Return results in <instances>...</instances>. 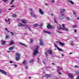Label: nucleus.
Instances as JSON below:
<instances>
[{
  "label": "nucleus",
  "mask_w": 79,
  "mask_h": 79,
  "mask_svg": "<svg viewBox=\"0 0 79 79\" xmlns=\"http://www.w3.org/2000/svg\"><path fill=\"white\" fill-rule=\"evenodd\" d=\"M15 59L16 61H19V60L20 59L21 56L19 53L17 52L15 54Z\"/></svg>",
  "instance_id": "obj_1"
},
{
  "label": "nucleus",
  "mask_w": 79,
  "mask_h": 79,
  "mask_svg": "<svg viewBox=\"0 0 79 79\" xmlns=\"http://www.w3.org/2000/svg\"><path fill=\"white\" fill-rule=\"evenodd\" d=\"M29 10L31 12V13H30V15H31L32 16V17H35V18L37 17V15L35 14H34V13H33V10H32V9H30Z\"/></svg>",
  "instance_id": "obj_2"
},
{
  "label": "nucleus",
  "mask_w": 79,
  "mask_h": 79,
  "mask_svg": "<svg viewBox=\"0 0 79 79\" xmlns=\"http://www.w3.org/2000/svg\"><path fill=\"white\" fill-rule=\"evenodd\" d=\"M39 47V46H37L36 48V50H35L34 51V52L33 53V55H36L37 53H38V52L39 51H38V48Z\"/></svg>",
  "instance_id": "obj_3"
},
{
  "label": "nucleus",
  "mask_w": 79,
  "mask_h": 79,
  "mask_svg": "<svg viewBox=\"0 0 79 79\" xmlns=\"http://www.w3.org/2000/svg\"><path fill=\"white\" fill-rule=\"evenodd\" d=\"M68 76L69 78L70 79H74V75L71 73H69L68 74Z\"/></svg>",
  "instance_id": "obj_4"
},
{
  "label": "nucleus",
  "mask_w": 79,
  "mask_h": 79,
  "mask_svg": "<svg viewBox=\"0 0 79 79\" xmlns=\"http://www.w3.org/2000/svg\"><path fill=\"white\" fill-rule=\"evenodd\" d=\"M47 28L48 29H53V27L50 24H48L47 26Z\"/></svg>",
  "instance_id": "obj_5"
},
{
  "label": "nucleus",
  "mask_w": 79,
  "mask_h": 79,
  "mask_svg": "<svg viewBox=\"0 0 79 79\" xmlns=\"http://www.w3.org/2000/svg\"><path fill=\"white\" fill-rule=\"evenodd\" d=\"M21 21L22 23H24V24H27V21L24 19H22L21 20Z\"/></svg>",
  "instance_id": "obj_6"
},
{
  "label": "nucleus",
  "mask_w": 79,
  "mask_h": 79,
  "mask_svg": "<svg viewBox=\"0 0 79 79\" xmlns=\"http://www.w3.org/2000/svg\"><path fill=\"white\" fill-rule=\"evenodd\" d=\"M54 45H55V46L56 47V48H57V49L59 51H63V50H62V49H60L58 47V46H57V45L56 44H54Z\"/></svg>",
  "instance_id": "obj_7"
},
{
  "label": "nucleus",
  "mask_w": 79,
  "mask_h": 79,
  "mask_svg": "<svg viewBox=\"0 0 79 79\" xmlns=\"http://www.w3.org/2000/svg\"><path fill=\"white\" fill-rule=\"evenodd\" d=\"M39 12L41 15H43V14L44 13V12L43 10H42L40 9H39Z\"/></svg>",
  "instance_id": "obj_8"
},
{
  "label": "nucleus",
  "mask_w": 79,
  "mask_h": 79,
  "mask_svg": "<svg viewBox=\"0 0 79 79\" xmlns=\"http://www.w3.org/2000/svg\"><path fill=\"white\" fill-rule=\"evenodd\" d=\"M0 71L1 72V73H2L4 74H5V75H7V74H6V72H5V71L4 70H2L0 69Z\"/></svg>",
  "instance_id": "obj_9"
},
{
  "label": "nucleus",
  "mask_w": 79,
  "mask_h": 79,
  "mask_svg": "<svg viewBox=\"0 0 79 79\" xmlns=\"http://www.w3.org/2000/svg\"><path fill=\"white\" fill-rule=\"evenodd\" d=\"M47 52L48 54L52 55V51L51 49H49L47 51Z\"/></svg>",
  "instance_id": "obj_10"
},
{
  "label": "nucleus",
  "mask_w": 79,
  "mask_h": 79,
  "mask_svg": "<svg viewBox=\"0 0 79 79\" xmlns=\"http://www.w3.org/2000/svg\"><path fill=\"white\" fill-rule=\"evenodd\" d=\"M60 11L61 13H63V12H64V11H66V9H60Z\"/></svg>",
  "instance_id": "obj_11"
},
{
  "label": "nucleus",
  "mask_w": 79,
  "mask_h": 79,
  "mask_svg": "<svg viewBox=\"0 0 79 79\" xmlns=\"http://www.w3.org/2000/svg\"><path fill=\"white\" fill-rule=\"evenodd\" d=\"M64 13L62 14L61 16H60L59 19H63V18H64L63 16H64Z\"/></svg>",
  "instance_id": "obj_12"
},
{
  "label": "nucleus",
  "mask_w": 79,
  "mask_h": 79,
  "mask_svg": "<svg viewBox=\"0 0 79 79\" xmlns=\"http://www.w3.org/2000/svg\"><path fill=\"white\" fill-rule=\"evenodd\" d=\"M62 26H63V28H62V29L63 30H65V31H68L69 30L68 29H65L64 28V24H62Z\"/></svg>",
  "instance_id": "obj_13"
},
{
  "label": "nucleus",
  "mask_w": 79,
  "mask_h": 79,
  "mask_svg": "<svg viewBox=\"0 0 79 79\" xmlns=\"http://www.w3.org/2000/svg\"><path fill=\"white\" fill-rule=\"evenodd\" d=\"M68 2H69V3H70L71 4H72V5H74V3L73 2V1H71V0H68Z\"/></svg>",
  "instance_id": "obj_14"
},
{
  "label": "nucleus",
  "mask_w": 79,
  "mask_h": 79,
  "mask_svg": "<svg viewBox=\"0 0 79 79\" xmlns=\"http://www.w3.org/2000/svg\"><path fill=\"white\" fill-rule=\"evenodd\" d=\"M1 43L3 45H4L5 44V41H4V40H2L1 41Z\"/></svg>",
  "instance_id": "obj_15"
},
{
  "label": "nucleus",
  "mask_w": 79,
  "mask_h": 79,
  "mask_svg": "<svg viewBox=\"0 0 79 79\" xmlns=\"http://www.w3.org/2000/svg\"><path fill=\"white\" fill-rule=\"evenodd\" d=\"M10 45H12V44H14V41H13V40H12L10 41Z\"/></svg>",
  "instance_id": "obj_16"
},
{
  "label": "nucleus",
  "mask_w": 79,
  "mask_h": 79,
  "mask_svg": "<svg viewBox=\"0 0 79 79\" xmlns=\"http://www.w3.org/2000/svg\"><path fill=\"white\" fill-rule=\"evenodd\" d=\"M59 44L62 46H64V43H62L60 41L59 42Z\"/></svg>",
  "instance_id": "obj_17"
},
{
  "label": "nucleus",
  "mask_w": 79,
  "mask_h": 79,
  "mask_svg": "<svg viewBox=\"0 0 79 79\" xmlns=\"http://www.w3.org/2000/svg\"><path fill=\"white\" fill-rule=\"evenodd\" d=\"M18 26H19V27H21L22 26H24V25H23L21 23H19L18 24Z\"/></svg>",
  "instance_id": "obj_18"
},
{
  "label": "nucleus",
  "mask_w": 79,
  "mask_h": 79,
  "mask_svg": "<svg viewBox=\"0 0 79 79\" xmlns=\"http://www.w3.org/2000/svg\"><path fill=\"white\" fill-rule=\"evenodd\" d=\"M39 26L38 25V24H37V23H35V24H34L33 25V26L34 27H37V26Z\"/></svg>",
  "instance_id": "obj_19"
},
{
  "label": "nucleus",
  "mask_w": 79,
  "mask_h": 79,
  "mask_svg": "<svg viewBox=\"0 0 79 79\" xmlns=\"http://www.w3.org/2000/svg\"><path fill=\"white\" fill-rule=\"evenodd\" d=\"M34 61V60L32 59L31 60H30L29 61V63H32Z\"/></svg>",
  "instance_id": "obj_20"
},
{
  "label": "nucleus",
  "mask_w": 79,
  "mask_h": 79,
  "mask_svg": "<svg viewBox=\"0 0 79 79\" xmlns=\"http://www.w3.org/2000/svg\"><path fill=\"white\" fill-rule=\"evenodd\" d=\"M12 16L13 18H16L17 17V15L16 14H14L12 15Z\"/></svg>",
  "instance_id": "obj_21"
},
{
  "label": "nucleus",
  "mask_w": 79,
  "mask_h": 79,
  "mask_svg": "<svg viewBox=\"0 0 79 79\" xmlns=\"http://www.w3.org/2000/svg\"><path fill=\"white\" fill-rule=\"evenodd\" d=\"M23 27L26 29H27L29 27V26L28 25H24V26Z\"/></svg>",
  "instance_id": "obj_22"
},
{
  "label": "nucleus",
  "mask_w": 79,
  "mask_h": 79,
  "mask_svg": "<svg viewBox=\"0 0 79 79\" xmlns=\"http://www.w3.org/2000/svg\"><path fill=\"white\" fill-rule=\"evenodd\" d=\"M58 71L59 74H60V75L62 74V73L60 72V71H59L60 70L59 69V67H58Z\"/></svg>",
  "instance_id": "obj_23"
},
{
  "label": "nucleus",
  "mask_w": 79,
  "mask_h": 79,
  "mask_svg": "<svg viewBox=\"0 0 79 79\" xmlns=\"http://www.w3.org/2000/svg\"><path fill=\"white\" fill-rule=\"evenodd\" d=\"M9 50H13V47H11L9 48Z\"/></svg>",
  "instance_id": "obj_24"
},
{
  "label": "nucleus",
  "mask_w": 79,
  "mask_h": 79,
  "mask_svg": "<svg viewBox=\"0 0 79 79\" xmlns=\"http://www.w3.org/2000/svg\"><path fill=\"white\" fill-rule=\"evenodd\" d=\"M23 64H24V65H25L26 64V61L25 60H24L23 62Z\"/></svg>",
  "instance_id": "obj_25"
},
{
  "label": "nucleus",
  "mask_w": 79,
  "mask_h": 79,
  "mask_svg": "<svg viewBox=\"0 0 79 79\" xmlns=\"http://www.w3.org/2000/svg\"><path fill=\"white\" fill-rule=\"evenodd\" d=\"M57 29H59V30H61V29H62V28H61V27L59 26L57 27Z\"/></svg>",
  "instance_id": "obj_26"
},
{
  "label": "nucleus",
  "mask_w": 79,
  "mask_h": 79,
  "mask_svg": "<svg viewBox=\"0 0 79 79\" xmlns=\"http://www.w3.org/2000/svg\"><path fill=\"white\" fill-rule=\"evenodd\" d=\"M40 45H43V43H42V42L40 40Z\"/></svg>",
  "instance_id": "obj_27"
},
{
  "label": "nucleus",
  "mask_w": 79,
  "mask_h": 79,
  "mask_svg": "<svg viewBox=\"0 0 79 79\" xmlns=\"http://www.w3.org/2000/svg\"><path fill=\"white\" fill-rule=\"evenodd\" d=\"M75 74L76 75H79V72H76Z\"/></svg>",
  "instance_id": "obj_28"
},
{
  "label": "nucleus",
  "mask_w": 79,
  "mask_h": 79,
  "mask_svg": "<svg viewBox=\"0 0 79 79\" xmlns=\"http://www.w3.org/2000/svg\"><path fill=\"white\" fill-rule=\"evenodd\" d=\"M54 19L55 23H57V22L56 21V18H54Z\"/></svg>",
  "instance_id": "obj_29"
},
{
  "label": "nucleus",
  "mask_w": 79,
  "mask_h": 79,
  "mask_svg": "<svg viewBox=\"0 0 79 79\" xmlns=\"http://www.w3.org/2000/svg\"><path fill=\"white\" fill-rule=\"evenodd\" d=\"M14 1H15V0H12L11 2H10V4H13V2H14Z\"/></svg>",
  "instance_id": "obj_30"
},
{
  "label": "nucleus",
  "mask_w": 79,
  "mask_h": 79,
  "mask_svg": "<svg viewBox=\"0 0 79 79\" xmlns=\"http://www.w3.org/2000/svg\"><path fill=\"white\" fill-rule=\"evenodd\" d=\"M77 27V25H73V28H76V27Z\"/></svg>",
  "instance_id": "obj_31"
},
{
  "label": "nucleus",
  "mask_w": 79,
  "mask_h": 79,
  "mask_svg": "<svg viewBox=\"0 0 79 79\" xmlns=\"http://www.w3.org/2000/svg\"><path fill=\"white\" fill-rule=\"evenodd\" d=\"M67 21H69V20H70V18H69V17H67Z\"/></svg>",
  "instance_id": "obj_32"
},
{
  "label": "nucleus",
  "mask_w": 79,
  "mask_h": 79,
  "mask_svg": "<svg viewBox=\"0 0 79 79\" xmlns=\"http://www.w3.org/2000/svg\"><path fill=\"white\" fill-rule=\"evenodd\" d=\"M2 1L3 2H5V3L8 1V0H2Z\"/></svg>",
  "instance_id": "obj_33"
},
{
  "label": "nucleus",
  "mask_w": 79,
  "mask_h": 79,
  "mask_svg": "<svg viewBox=\"0 0 79 79\" xmlns=\"http://www.w3.org/2000/svg\"><path fill=\"white\" fill-rule=\"evenodd\" d=\"M33 41L34 40H32L31 39H30V42H31V43H32Z\"/></svg>",
  "instance_id": "obj_34"
},
{
  "label": "nucleus",
  "mask_w": 79,
  "mask_h": 79,
  "mask_svg": "<svg viewBox=\"0 0 79 79\" xmlns=\"http://www.w3.org/2000/svg\"><path fill=\"white\" fill-rule=\"evenodd\" d=\"M46 76L47 77H50V75H48V74H47L46 75Z\"/></svg>",
  "instance_id": "obj_35"
},
{
  "label": "nucleus",
  "mask_w": 79,
  "mask_h": 79,
  "mask_svg": "<svg viewBox=\"0 0 79 79\" xmlns=\"http://www.w3.org/2000/svg\"><path fill=\"white\" fill-rule=\"evenodd\" d=\"M57 32L58 33H60V34H61V33H63V32H62L61 31H57Z\"/></svg>",
  "instance_id": "obj_36"
},
{
  "label": "nucleus",
  "mask_w": 79,
  "mask_h": 79,
  "mask_svg": "<svg viewBox=\"0 0 79 79\" xmlns=\"http://www.w3.org/2000/svg\"><path fill=\"white\" fill-rule=\"evenodd\" d=\"M19 44L21 45H23V46H25V44H23V43H19Z\"/></svg>",
  "instance_id": "obj_37"
},
{
  "label": "nucleus",
  "mask_w": 79,
  "mask_h": 79,
  "mask_svg": "<svg viewBox=\"0 0 79 79\" xmlns=\"http://www.w3.org/2000/svg\"><path fill=\"white\" fill-rule=\"evenodd\" d=\"M46 33H47V34H51V33L49 31H47L46 32Z\"/></svg>",
  "instance_id": "obj_38"
},
{
  "label": "nucleus",
  "mask_w": 79,
  "mask_h": 79,
  "mask_svg": "<svg viewBox=\"0 0 79 79\" xmlns=\"http://www.w3.org/2000/svg\"><path fill=\"white\" fill-rule=\"evenodd\" d=\"M6 39H8V37H9V36H8V35H7L6 36Z\"/></svg>",
  "instance_id": "obj_39"
},
{
  "label": "nucleus",
  "mask_w": 79,
  "mask_h": 79,
  "mask_svg": "<svg viewBox=\"0 0 79 79\" xmlns=\"http://www.w3.org/2000/svg\"><path fill=\"white\" fill-rule=\"evenodd\" d=\"M40 26H43V23H41L40 25Z\"/></svg>",
  "instance_id": "obj_40"
},
{
  "label": "nucleus",
  "mask_w": 79,
  "mask_h": 79,
  "mask_svg": "<svg viewBox=\"0 0 79 79\" xmlns=\"http://www.w3.org/2000/svg\"><path fill=\"white\" fill-rule=\"evenodd\" d=\"M75 68H78V66H77V65H76L75 66Z\"/></svg>",
  "instance_id": "obj_41"
},
{
  "label": "nucleus",
  "mask_w": 79,
  "mask_h": 79,
  "mask_svg": "<svg viewBox=\"0 0 79 79\" xmlns=\"http://www.w3.org/2000/svg\"><path fill=\"white\" fill-rule=\"evenodd\" d=\"M15 5H13V6H10V7L11 8H12V7H15Z\"/></svg>",
  "instance_id": "obj_42"
},
{
  "label": "nucleus",
  "mask_w": 79,
  "mask_h": 79,
  "mask_svg": "<svg viewBox=\"0 0 79 79\" xmlns=\"http://www.w3.org/2000/svg\"><path fill=\"white\" fill-rule=\"evenodd\" d=\"M43 31L44 32H46V33H47V31H46L45 30H44Z\"/></svg>",
  "instance_id": "obj_43"
},
{
  "label": "nucleus",
  "mask_w": 79,
  "mask_h": 79,
  "mask_svg": "<svg viewBox=\"0 0 79 79\" xmlns=\"http://www.w3.org/2000/svg\"><path fill=\"white\" fill-rule=\"evenodd\" d=\"M10 33H11V34L12 35H14V33H13L12 32H10Z\"/></svg>",
  "instance_id": "obj_44"
},
{
  "label": "nucleus",
  "mask_w": 79,
  "mask_h": 79,
  "mask_svg": "<svg viewBox=\"0 0 79 79\" xmlns=\"http://www.w3.org/2000/svg\"><path fill=\"white\" fill-rule=\"evenodd\" d=\"M73 14L74 15H76V13L74 12H73Z\"/></svg>",
  "instance_id": "obj_45"
},
{
  "label": "nucleus",
  "mask_w": 79,
  "mask_h": 79,
  "mask_svg": "<svg viewBox=\"0 0 79 79\" xmlns=\"http://www.w3.org/2000/svg\"><path fill=\"white\" fill-rule=\"evenodd\" d=\"M55 2V0H52V3H54Z\"/></svg>",
  "instance_id": "obj_46"
},
{
  "label": "nucleus",
  "mask_w": 79,
  "mask_h": 79,
  "mask_svg": "<svg viewBox=\"0 0 79 79\" xmlns=\"http://www.w3.org/2000/svg\"><path fill=\"white\" fill-rule=\"evenodd\" d=\"M51 16H53V14L52 13V14H51Z\"/></svg>",
  "instance_id": "obj_47"
},
{
  "label": "nucleus",
  "mask_w": 79,
  "mask_h": 79,
  "mask_svg": "<svg viewBox=\"0 0 79 79\" xmlns=\"http://www.w3.org/2000/svg\"><path fill=\"white\" fill-rule=\"evenodd\" d=\"M5 30H6V31H8V29H7V28H5Z\"/></svg>",
  "instance_id": "obj_48"
},
{
  "label": "nucleus",
  "mask_w": 79,
  "mask_h": 79,
  "mask_svg": "<svg viewBox=\"0 0 79 79\" xmlns=\"http://www.w3.org/2000/svg\"><path fill=\"white\" fill-rule=\"evenodd\" d=\"M7 53H10V52H10V51H7Z\"/></svg>",
  "instance_id": "obj_49"
},
{
  "label": "nucleus",
  "mask_w": 79,
  "mask_h": 79,
  "mask_svg": "<svg viewBox=\"0 0 79 79\" xmlns=\"http://www.w3.org/2000/svg\"><path fill=\"white\" fill-rule=\"evenodd\" d=\"M10 21V19H8V20L7 21V22H8Z\"/></svg>",
  "instance_id": "obj_50"
},
{
  "label": "nucleus",
  "mask_w": 79,
  "mask_h": 79,
  "mask_svg": "<svg viewBox=\"0 0 79 79\" xmlns=\"http://www.w3.org/2000/svg\"><path fill=\"white\" fill-rule=\"evenodd\" d=\"M0 13H2V9H0Z\"/></svg>",
  "instance_id": "obj_51"
},
{
  "label": "nucleus",
  "mask_w": 79,
  "mask_h": 79,
  "mask_svg": "<svg viewBox=\"0 0 79 79\" xmlns=\"http://www.w3.org/2000/svg\"><path fill=\"white\" fill-rule=\"evenodd\" d=\"M10 63H13V62L12 61H10Z\"/></svg>",
  "instance_id": "obj_52"
},
{
  "label": "nucleus",
  "mask_w": 79,
  "mask_h": 79,
  "mask_svg": "<svg viewBox=\"0 0 79 79\" xmlns=\"http://www.w3.org/2000/svg\"><path fill=\"white\" fill-rule=\"evenodd\" d=\"M5 20L6 22H8V21L6 20V19H5Z\"/></svg>",
  "instance_id": "obj_53"
},
{
  "label": "nucleus",
  "mask_w": 79,
  "mask_h": 79,
  "mask_svg": "<svg viewBox=\"0 0 79 79\" xmlns=\"http://www.w3.org/2000/svg\"><path fill=\"white\" fill-rule=\"evenodd\" d=\"M50 68V67H49V66L47 67H46V68L47 69V68Z\"/></svg>",
  "instance_id": "obj_54"
},
{
  "label": "nucleus",
  "mask_w": 79,
  "mask_h": 79,
  "mask_svg": "<svg viewBox=\"0 0 79 79\" xmlns=\"http://www.w3.org/2000/svg\"><path fill=\"white\" fill-rule=\"evenodd\" d=\"M30 30V31H31V28H30V27H29L28 28Z\"/></svg>",
  "instance_id": "obj_55"
},
{
  "label": "nucleus",
  "mask_w": 79,
  "mask_h": 79,
  "mask_svg": "<svg viewBox=\"0 0 79 79\" xmlns=\"http://www.w3.org/2000/svg\"><path fill=\"white\" fill-rule=\"evenodd\" d=\"M45 55H47V52H45Z\"/></svg>",
  "instance_id": "obj_56"
},
{
  "label": "nucleus",
  "mask_w": 79,
  "mask_h": 79,
  "mask_svg": "<svg viewBox=\"0 0 79 79\" xmlns=\"http://www.w3.org/2000/svg\"><path fill=\"white\" fill-rule=\"evenodd\" d=\"M76 31H77L76 30H74V32H76Z\"/></svg>",
  "instance_id": "obj_57"
},
{
  "label": "nucleus",
  "mask_w": 79,
  "mask_h": 79,
  "mask_svg": "<svg viewBox=\"0 0 79 79\" xmlns=\"http://www.w3.org/2000/svg\"><path fill=\"white\" fill-rule=\"evenodd\" d=\"M77 79H79V76L77 77Z\"/></svg>",
  "instance_id": "obj_58"
},
{
  "label": "nucleus",
  "mask_w": 79,
  "mask_h": 79,
  "mask_svg": "<svg viewBox=\"0 0 79 79\" xmlns=\"http://www.w3.org/2000/svg\"><path fill=\"white\" fill-rule=\"evenodd\" d=\"M14 66H15L16 67H17V65H16L15 64Z\"/></svg>",
  "instance_id": "obj_59"
},
{
  "label": "nucleus",
  "mask_w": 79,
  "mask_h": 79,
  "mask_svg": "<svg viewBox=\"0 0 79 79\" xmlns=\"http://www.w3.org/2000/svg\"><path fill=\"white\" fill-rule=\"evenodd\" d=\"M27 68H28L27 66H26V67L25 68L26 69H27Z\"/></svg>",
  "instance_id": "obj_60"
},
{
  "label": "nucleus",
  "mask_w": 79,
  "mask_h": 79,
  "mask_svg": "<svg viewBox=\"0 0 79 79\" xmlns=\"http://www.w3.org/2000/svg\"><path fill=\"white\" fill-rule=\"evenodd\" d=\"M69 55H71V54H73L72 53H69Z\"/></svg>",
  "instance_id": "obj_61"
},
{
  "label": "nucleus",
  "mask_w": 79,
  "mask_h": 79,
  "mask_svg": "<svg viewBox=\"0 0 79 79\" xmlns=\"http://www.w3.org/2000/svg\"><path fill=\"white\" fill-rule=\"evenodd\" d=\"M52 64H53L54 65H55V64L53 63H52Z\"/></svg>",
  "instance_id": "obj_62"
},
{
  "label": "nucleus",
  "mask_w": 79,
  "mask_h": 79,
  "mask_svg": "<svg viewBox=\"0 0 79 79\" xmlns=\"http://www.w3.org/2000/svg\"><path fill=\"white\" fill-rule=\"evenodd\" d=\"M62 56H64V54H62Z\"/></svg>",
  "instance_id": "obj_63"
},
{
  "label": "nucleus",
  "mask_w": 79,
  "mask_h": 79,
  "mask_svg": "<svg viewBox=\"0 0 79 79\" xmlns=\"http://www.w3.org/2000/svg\"><path fill=\"white\" fill-rule=\"evenodd\" d=\"M77 19H79V18L78 17L77 18Z\"/></svg>",
  "instance_id": "obj_64"
}]
</instances>
